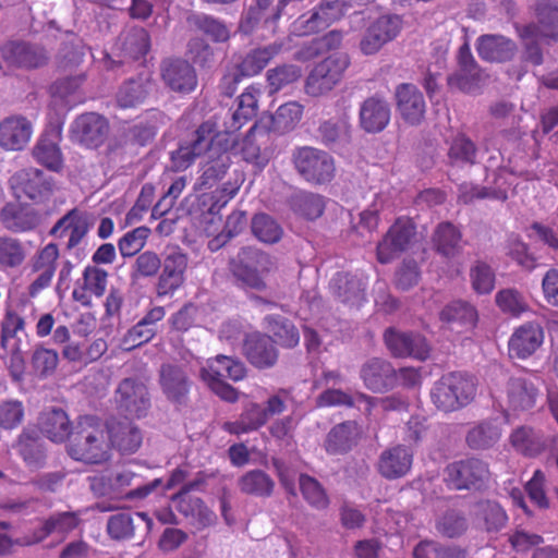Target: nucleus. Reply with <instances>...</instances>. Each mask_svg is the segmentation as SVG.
<instances>
[{
	"label": "nucleus",
	"mask_w": 558,
	"mask_h": 558,
	"mask_svg": "<svg viewBox=\"0 0 558 558\" xmlns=\"http://www.w3.org/2000/svg\"><path fill=\"white\" fill-rule=\"evenodd\" d=\"M259 96L260 89L251 85L240 95L236 109L226 112L221 128L215 133L210 148L205 154L208 161L199 179L202 186L211 187L227 172L230 166L229 150L238 145L235 133L256 116Z\"/></svg>",
	"instance_id": "nucleus-1"
},
{
	"label": "nucleus",
	"mask_w": 558,
	"mask_h": 558,
	"mask_svg": "<svg viewBox=\"0 0 558 558\" xmlns=\"http://www.w3.org/2000/svg\"><path fill=\"white\" fill-rule=\"evenodd\" d=\"M108 421L95 415L78 418L73 437L68 446L69 454L77 461L98 464L110 458Z\"/></svg>",
	"instance_id": "nucleus-2"
},
{
	"label": "nucleus",
	"mask_w": 558,
	"mask_h": 558,
	"mask_svg": "<svg viewBox=\"0 0 558 558\" xmlns=\"http://www.w3.org/2000/svg\"><path fill=\"white\" fill-rule=\"evenodd\" d=\"M536 24L517 26V31L522 40L525 41V58L531 63L538 65L543 61V56L537 40L539 38H550L558 40V7L550 1L544 0L537 4Z\"/></svg>",
	"instance_id": "nucleus-3"
},
{
	"label": "nucleus",
	"mask_w": 558,
	"mask_h": 558,
	"mask_svg": "<svg viewBox=\"0 0 558 558\" xmlns=\"http://www.w3.org/2000/svg\"><path fill=\"white\" fill-rule=\"evenodd\" d=\"M476 395L474 380L465 374L453 372L438 379L430 398L438 410L452 412L469 404Z\"/></svg>",
	"instance_id": "nucleus-4"
},
{
	"label": "nucleus",
	"mask_w": 558,
	"mask_h": 558,
	"mask_svg": "<svg viewBox=\"0 0 558 558\" xmlns=\"http://www.w3.org/2000/svg\"><path fill=\"white\" fill-rule=\"evenodd\" d=\"M230 378L234 381L245 377L244 365L226 355H218L215 360L209 361L207 367L201 369L202 380L218 397L227 402H236L239 392L231 385L223 381V378Z\"/></svg>",
	"instance_id": "nucleus-5"
},
{
	"label": "nucleus",
	"mask_w": 558,
	"mask_h": 558,
	"mask_svg": "<svg viewBox=\"0 0 558 558\" xmlns=\"http://www.w3.org/2000/svg\"><path fill=\"white\" fill-rule=\"evenodd\" d=\"M349 64V57L344 53H333L317 63L306 78V94L318 97L330 92L341 81Z\"/></svg>",
	"instance_id": "nucleus-6"
},
{
	"label": "nucleus",
	"mask_w": 558,
	"mask_h": 558,
	"mask_svg": "<svg viewBox=\"0 0 558 558\" xmlns=\"http://www.w3.org/2000/svg\"><path fill=\"white\" fill-rule=\"evenodd\" d=\"M220 122L207 120L202 123L192 137L182 143L179 148L171 154V168L174 171L186 170L196 158L206 154L214 141L215 133L221 128Z\"/></svg>",
	"instance_id": "nucleus-7"
},
{
	"label": "nucleus",
	"mask_w": 558,
	"mask_h": 558,
	"mask_svg": "<svg viewBox=\"0 0 558 558\" xmlns=\"http://www.w3.org/2000/svg\"><path fill=\"white\" fill-rule=\"evenodd\" d=\"M265 327L275 338L264 335L259 331L245 333L244 349H268L271 342L282 347L293 348L299 343V332L294 325L281 316L269 315L265 317Z\"/></svg>",
	"instance_id": "nucleus-8"
},
{
	"label": "nucleus",
	"mask_w": 558,
	"mask_h": 558,
	"mask_svg": "<svg viewBox=\"0 0 558 558\" xmlns=\"http://www.w3.org/2000/svg\"><path fill=\"white\" fill-rule=\"evenodd\" d=\"M293 162L298 172L311 183H327L335 175L333 159L329 154L317 148H299L293 154Z\"/></svg>",
	"instance_id": "nucleus-9"
},
{
	"label": "nucleus",
	"mask_w": 558,
	"mask_h": 558,
	"mask_svg": "<svg viewBox=\"0 0 558 558\" xmlns=\"http://www.w3.org/2000/svg\"><path fill=\"white\" fill-rule=\"evenodd\" d=\"M403 28V20L397 14H383L371 21L360 40V50L365 56L377 53L385 45L395 40Z\"/></svg>",
	"instance_id": "nucleus-10"
},
{
	"label": "nucleus",
	"mask_w": 558,
	"mask_h": 558,
	"mask_svg": "<svg viewBox=\"0 0 558 558\" xmlns=\"http://www.w3.org/2000/svg\"><path fill=\"white\" fill-rule=\"evenodd\" d=\"M272 267L271 257L254 247L242 248L232 262V271L247 287L263 289V275Z\"/></svg>",
	"instance_id": "nucleus-11"
},
{
	"label": "nucleus",
	"mask_w": 558,
	"mask_h": 558,
	"mask_svg": "<svg viewBox=\"0 0 558 558\" xmlns=\"http://www.w3.org/2000/svg\"><path fill=\"white\" fill-rule=\"evenodd\" d=\"M490 473L488 464L476 458H469L450 463L446 468V482L453 489H481Z\"/></svg>",
	"instance_id": "nucleus-12"
},
{
	"label": "nucleus",
	"mask_w": 558,
	"mask_h": 558,
	"mask_svg": "<svg viewBox=\"0 0 558 558\" xmlns=\"http://www.w3.org/2000/svg\"><path fill=\"white\" fill-rule=\"evenodd\" d=\"M203 481L196 480L185 484L181 490L172 497L175 509L190 520L191 524L202 530L216 522V514L204 504V501L190 492L198 487Z\"/></svg>",
	"instance_id": "nucleus-13"
},
{
	"label": "nucleus",
	"mask_w": 558,
	"mask_h": 558,
	"mask_svg": "<svg viewBox=\"0 0 558 558\" xmlns=\"http://www.w3.org/2000/svg\"><path fill=\"white\" fill-rule=\"evenodd\" d=\"M9 183L17 198L26 196L37 203L47 199L53 190L51 179L35 168L22 169L15 172L10 178Z\"/></svg>",
	"instance_id": "nucleus-14"
},
{
	"label": "nucleus",
	"mask_w": 558,
	"mask_h": 558,
	"mask_svg": "<svg viewBox=\"0 0 558 558\" xmlns=\"http://www.w3.org/2000/svg\"><path fill=\"white\" fill-rule=\"evenodd\" d=\"M187 264L189 257L181 248L175 246L167 252L157 283L159 296L172 295L183 286Z\"/></svg>",
	"instance_id": "nucleus-15"
},
{
	"label": "nucleus",
	"mask_w": 558,
	"mask_h": 558,
	"mask_svg": "<svg viewBox=\"0 0 558 558\" xmlns=\"http://www.w3.org/2000/svg\"><path fill=\"white\" fill-rule=\"evenodd\" d=\"M415 233L413 222L408 218H398L377 245V260L390 263L407 250Z\"/></svg>",
	"instance_id": "nucleus-16"
},
{
	"label": "nucleus",
	"mask_w": 558,
	"mask_h": 558,
	"mask_svg": "<svg viewBox=\"0 0 558 558\" xmlns=\"http://www.w3.org/2000/svg\"><path fill=\"white\" fill-rule=\"evenodd\" d=\"M116 402L121 412L137 418L145 416L150 407L146 386L132 378L120 383L116 391Z\"/></svg>",
	"instance_id": "nucleus-17"
},
{
	"label": "nucleus",
	"mask_w": 558,
	"mask_h": 558,
	"mask_svg": "<svg viewBox=\"0 0 558 558\" xmlns=\"http://www.w3.org/2000/svg\"><path fill=\"white\" fill-rule=\"evenodd\" d=\"M458 63V71L448 77L449 86L469 94L478 92L484 84V77L468 44L459 49Z\"/></svg>",
	"instance_id": "nucleus-18"
},
{
	"label": "nucleus",
	"mask_w": 558,
	"mask_h": 558,
	"mask_svg": "<svg viewBox=\"0 0 558 558\" xmlns=\"http://www.w3.org/2000/svg\"><path fill=\"white\" fill-rule=\"evenodd\" d=\"M108 271L96 266L87 265L82 274V278L75 282L72 291V298L82 306L90 307L93 296L99 299L104 296L108 286Z\"/></svg>",
	"instance_id": "nucleus-19"
},
{
	"label": "nucleus",
	"mask_w": 558,
	"mask_h": 558,
	"mask_svg": "<svg viewBox=\"0 0 558 558\" xmlns=\"http://www.w3.org/2000/svg\"><path fill=\"white\" fill-rule=\"evenodd\" d=\"M46 218V214L29 204L9 203L1 213L3 226L12 232H28L38 228Z\"/></svg>",
	"instance_id": "nucleus-20"
},
{
	"label": "nucleus",
	"mask_w": 558,
	"mask_h": 558,
	"mask_svg": "<svg viewBox=\"0 0 558 558\" xmlns=\"http://www.w3.org/2000/svg\"><path fill=\"white\" fill-rule=\"evenodd\" d=\"M89 231L87 215L76 208L68 211L50 230V235L57 239L66 238L65 247L69 251L80 247Z\"/></svg>",
	"instance_id": "nucleus-21"
},
{
	"label": "nucleus",
	"mask_w": 558,
	"mask_h": 558,
	"mask_svg": "<svg viewBox=\"0 0 558 558\" xmlns=\"http://www.w3.org/2000/svg\"><path fill=\"white\" fill-rule=\"evenodd\" d=\"M12 447L31 471H38L46 466L47 449L39 432L35 428H24Z\"/></svg>",
	"instance_id": "nucleus-22"
},
{
	"label": "nucleus",
	"mask_w": 558,
	"mask_h": 558,
	"mask_svg": "<svg viewBox=\"0 0 558 558\" xmlns=\"http://www.w3.org/2000/svg\"><path fill=\"white\" fill-rule=\"evenodd\" d=\"M107 429L110 449L113 448L122 454L134 453L142 445V430L126 417L109 420Z\"/></svg>",
	"instance_id": "nucleus-23"
},
{
	"label": "nucleus",
	"mask_w": 558,
	"mask_h": 558,
	"mask_svg": "<svg viewBox=\"0 0 558 558\" xmlns=\"http://www.w3.org/2000/svg\"><path fill=\"white\" fill-rule=\"evenodd\" d=\"M413 451L404 445H396L381 451L377 461V471L386 480L404 477L412 468Z\"/></svg>",
	"instance_id": "nucleus-24"
},
{
	"label": "nucleus",
	"mask_w": 558,
	"mask_h": 558,
	"mask_svg": "<svg viewBox=\"0 0 558 558\" xmlns=\"http://www.w3.org/2000/svg\"><path fill=\"white\" fill-rule=\"evenodd\" d=\"M161 78L167 87L180 94H190L197 86V75L194 68L182 59L163 61Z\"/></svg>",
	"instance_id": "nucleus-25"
},
{
	"label": "nucleus",
	"mask_w": 558,
	"mask_h": 558,
	"mask_svg": "<svg viewBox=\"0 0 558 558\" xmlns=\"http://www.w3.org/2000/svg\"><path fill=\"white\" fill-rule=\"evenodd\" d=\"M73 136L88 147H98L108 135V121L100 114L87 112L77 117L71 126Z\"/></svg>",
	"instance_id": "nucleus-26"
},
{
	"label": "nucleus",
	"mask_w": 558,
	"mask_h": 558,
	"mask_svg": "<svg viewBox=\"0 0 558 558\" xmlns=\"http://www.w3.org/2000/svg\"><path fill=\"white\" fill-rule=\"evenodd\" d=\"M33 124L23 116H11L0 122V147L16 151L31 141Z\"/></svg>",
	"instance_id": "nucleus-27"
},
{
	"label": "nucleus",
	"mask_w": 558,
	"mask_h": 558,
	"mask_svg": "<svg viewBox=\"0 0 558 558\" xmlns=\"http://www.w3.org/2000/svg\"><path fill=\"white\" fill-rule=\"evenodd\" d=\"M361 378L373 392H385L397 387V371L383 360L373 359L361 369Z\"/></svg>",
	"instance_id": "nucleus-28"
},
{
	"label": "nucleus",
	"mask_w": 558,
	"mask_h": 558,
	"mask_svg": "<svg viewBox=\"0 0 558 558\" xmlns=\"http://www.w3.org/2000/svg\"><path fill=\"white\" fill-rule=\"evenodd\" d=\"M78 524V518L74 512H58L50 515L32 537L25 536L16 541L20 545H32L44 541L49 535H56L60 541L73 531Z\"/></svg>",
	"instance_id": "nucleus-29"
},
{
	"label": "nucleus",
	"mask_w": 558,
	"mask_h": 558,
	"mask_svg": "<svg viewBox=\"0 0 558 558\" xmlns=\"http://www.w3.org/2000/svg\"><path fill=\"white\" fill-rule=\"evenodd\" d=\"M397 109L410 124H418L425 113V100L418 88L412 84H401L396 89Z\"/></svg>",
	"instance_id": "nucleus-30"
},
{
	"label": "nucleus",
	"mask_w": 558,
	"mask_h": 558,
	"mask_svg": "<svg viewBox=\"0 0 558 558\" xmlns=\"http://www.w3.org/2000/svg\"><path fill=\"white\" fill-rule=\"evenodd\" d=\"M367 287V277L363 274L351 275L344 272L336 274L331 281L330 288L333 293L343 302L351 305L360 306L365 300V289Z\"/></svg>",
	"instance_id": "nucleus-31"
},
{
	"label": "nucleus",
	"mask_w": 558,
	"mask_h": 558,
	"mask_svg": "<svg viewBox=\"0 0 558 558\" xmlns=\"http://www.w3.org/2000/svg\"><path fill=\"white\" fill-rule=\"evenodd\" d=\"M155 83L149 74L125 81L117 92V104L121 108H134L145 102L154 92Z\"/></svg>",
	"instance_id": "nucleus-32"
},
{
	"label": "nucleus",
	"mask_w": 558,
	"mask_h": 558,
	"mask_svg": "<svg viewBox=\"0 0 558 558\" xmlns=\"http://www.w3.org/2000/svg\"><path fill=\"white\" fill-rule=\"evenodd\" d=\"M476 50L478 56L490 62H506L517 52L514 41L502 35H482L477 38Z\"/></svg>",
	"instance_id": "nucleus-33"
},
{
	"label": "nucleus",
	"mask_w": 558,
	"mask_h": 558,
	"mask_svg": "<svg viewBox=\"0 0 558 558\" xmlns=\"http://www.w3.org/2000/svg\"><path fill=\"white\" fill-rule=\"evenodd\" d=\"M390 121V107L381 98L369 97L360 108V123L364 131L378 133L383 131Z\"/></svg>",
	"instance_id": "nucleus-34"
},
{
	"label": "nucleus",
	"mask_w": 558,
	"mask_h": 558,
	"mask_svg": "<svg viewBox=\"0 0 558 558\" xmlns=\"http://www.w3.org/2000/svg\"><path fill=\"white\" fill-rule=\"evenodd\" d=\"M160 385L168 400L180 404L185 402L190 391V383L185 373L179 366L162 365Z\"/></svg>",
	"instance_id": "nucleus-35"
},
{
	"label": "nucleus",
	"mask_w": 558,
	"mask_h": 558,
	"mask_svg": "<svg viewBox=\"0 0 558 558\" xmlns=\"http://www.w3.org/2000/svg\"><path fill=\"white\" fill-rule=\"evenodd\" d=\"M2 56L9 63L23 68H37L47 60L44 49L16 41L5 44L2 47Z\"/></svg>",
	"instance_id": "nucleus-36"
},
{
	"label": "nucleus",
	"mask_w": 558,
	"mask_h": 558,
	"mask_svg": "<svg viewBox=\"0 0 558 558\" xmlns=\"http://www.w3.org/2000/svg\"><path fill=\"white\" fill-rule=\"evenodd\" d=\"M59 142L60 132L57 130L43 134L33 149L36 161L52 171H59L62 167Z\"/></svg>",
	"instance_id": "nucleus-37"
},
{
	"label": "nucleus",
	"mask_w": 558,
	"mask_h": 558,
	"mask_svg": "<svg viewBox=\"0 0 558 558\" xmlns=\"http://www.w3.org/2000/svg\"><path fill=\"white\" fill-rule=\"evenodd\" d=\"M39 425L45 434L53 442L65 441L72 432L71 421L62 409L52 408L41 413Z\"/></svg>",
	"instance_id": "nucleus-38"
},
{
	"label": "nucleus",
	"mask_w": 558,
	"mask_h": 558,
	"mask_svg": "<svg viewBox=\"0 0 558 558\" xmlns=\"http://www.w3.org/2000/svg\"><path fill=\"white\" fill-rule=\"evenodd\" d=\"M282 49V44L272 43L266 47L250 51L238 64L236 71L244 76H254L260 73L266 65Z\"/></svg>",
	"instance_id": "nucleus-39"
},
{
	"label": "nucleus",
	"mask_w": 558,
	"mask_h": 558,
	"mask_svg": "<svg viewBox=\"0 0 558 558\" xmlns=\"http://www.w3.org/2000/svg\"><path fill=\"white\" fill-rule=\"evenodd\" d=\"M268 422L263 407L256 402L247 404L239 418L233 422H226L223 429L230 434L241 435L257 430Z\"/></svg>",
	"instance_id": "nucleus-40"
},
{
	"label": "nucleus",
	"mask_w": 558,
	"mask_h": 558,
	"mask_svg": "<svg viewBox=\"0 0 558 558\" xmlns=\"http://www.w3.org/2000/svg\"><path fill=\"white\" fill-rule=\"evenodd\" d=\"M84 77L81 75L66 77L57 81L51 87V95L54 105H60L66 109L84 101V96L81 93V86Z\"/></svg>",
	"instance_id": "nucleus-41"
},
{
	"label": "nucleus",
	"mask_w": 558,
	"mask_h": 558,
	"mask_svg": "<svg viewBox=\"0 0 558 558\" xmlns=\"http://www.w3.org/2000/svg\"><path fill=\"white\" fill-rule=\"evenodd\" d=\"M271 0H256V5L242 17L240 31L244 34H251L260 26L267 27L275 33V24L280 17V9L270 17L267 13Z\"/></svg>",
	"instance_id": "nucleus-42"
},
{
	"label": "nucleus",
	"mask_w": 558,
	"mask_h": 558,
	"mask_svg": "<svg viewBox=\"0 0 558 558\" xmlns=\"http://www.w3.org/2000/svg\"><path fill=\"white\" fill-rule=\"evenodd\" d=\"M512 447L526 457H536L547 446L544 436L533 428L521 426L513 430L510 436Z\"/></svg>",
	"instance_id": "nucleus-43"
},
{
	"label": "nucleus",
	"mask_w": 558,
	"mask_h": 558,
	"mask_svg": "<svg viewBox=\"0 0 558 558\" xmlns=\"http://www.w3.org/2000/svg\"><path fill=\"white\" fill-rule=\"evenodd\" d=\"M433 243L436 251L442 256L454 257L462 248L461 232L452 223L441 222L434 232Z\"/></svg>",
	"instance_id": "nucleus-44"
},
{
	"label": "nucleus",
	"mask_w": 558,
	"mask_h": 558,
	"mask_svg": "<svg viewBox=\"0 0 558 558\" xmlns=\"http://www.w3.org/2000/svg\"><path fill=\"white\" fill-rule=\"evenodd\" d=\"M537 389L523 378H511L508 383L507 397L512 410H529L535 404Z\"/></svg>",
	"instance_id": "nucleus-45"
},
{
	"label": "nucleus",
	"mask_w": 558,
	"mask_h": 558,
	"mask_svg": "<svg viewBox=\"0 0 558 558\" xmlns=\"http://www.w3.org/2000/svg\"><path fill=\"white\" fill-rule=\"evenodd\" d=\"M238 486L243 494L269 497L274 492L275 482L266 472L252 470L239 478Z\"/></svg>",
	"instance_id": "nucleus-46"
},
{
	"label": "nucleus",
	"mask_w": 558,
	"mask_h": 558,
	"mask_svg": "<svg viewBox=\"0 0 558 558\" xmlns=\"http://www.w3.org/2000/svg\"><path fill=\"white\" fill-rule=\"evenodd\" d=\"M544 341V330L539 324L525 323L517 328L509 339L508 349H538Z\"/></svg>",
	"instance_id": "nucleus-47"
},
{
	"label": "nucleus",
	"mask_w": 558,
	"mask_h": 558,
	"mask_svg": "<svg viewBox=\"0 0 558 558\" xmlns=\"http://www.w3.org/2000/svg\"><path fill=\"white\" fill-rule=\"evenodd\" d=\"M500 435L496 422L483 421L469 430L466 442L472 449H487L499 440Z\"/></svg>",
	"instance_id": "nucleus-48"
},
{
	"label": "nucleus",
	"mask_w": 558,
	"mask_h": 558,
	"mask_svg": "<svg viewBox=\"0 0 558 558\" xmlns=\"http://www.w3.org/2000/svg\"><path fill=\"white\" fill-rule=\"evenodd\" d=\"M121 51L125 57L137 60L149 50V35L142 27H134L120 37Z\"/></svg>",
	"instance_id": "nucleus-49"
},
{
	"label": "nucleus",
	"mask_w": 558,
	"mask_h": 558,
	"mask_svg": "<svg viewBox=\"0 0 558 558\" xmlns=\"http://www.w3.org/2000/svg\"><path fill=\"white\" fill-rule=\"evenodd\" d=\"M356 426L352 422H345L335 426L328 434L326 449L330 453H343L349 451L355 442Z\"/></svg>",
	"instance_id": "nucleus-50"
},
{
	"label": "nucleus",
	"mask_w": 558,
	"mask_h": 558,
	"mask_svg": "<svg viewBox=\"0 0 558 558\" xmlns=\"http://www.w3.org/2000/svg\"><path fill=\"white\" fill-rule=\"evenodd\" d=\"M495 303L504 314L515 318L530 311L525 296L514 288L498 291L495 295Z\"/></svg>",
	"instance_id": "nucleus-51"
},
{
	"label": "nucleus",
	"mask_w": 558,
	"mask_h": 558,
	"mask_svg": "<svg viewBox=\"0 0 558 558\" xmlns=\"http://www.w3.org/2000/svg\"><path fill=\"white\" fill-rule=\"evenodd\" d=\"M440 318L449 324H459L466 329L475 326L477 312L468 302L454 301L449 303L440 313Z\"/></svg>",
	"instance_id": "nucleus-52"
},
{
	"label": "nucleus",
	"mask_w": 558,
	"mask_h": 558,
	"mask_svg": "<svg viewBox=\"0 0 558 558\" xmlns=\"http://www.w3.org/2000/svg\"><path fill=\"white\" fill-rule=\"evenodd\" d=\"M291 206L298 215L313 220L320 217L324 213L325 202L320 195L310 192H298L291 199Z\"/></svg>",
	"instance_id": "nucleus-53"
},
{
	"label": "nucleus",
	"mask_w": 558,
	"mask_h": 558,
	"mask_svg": "<svg viewBox=\"0 0 558 558\" xmlns=\"http://www.w3.org/2000/svg\"><path fill=\"white\" fill-rule=\"evenodd\" d=\"M476 515L484 522L488 532L501 530L508 520L505 510L495 501L485 500L476 506Z\"/></svg>",
	"instance_id": "nucleus-54"
},
{
	"label": "nucleus",
	"mask_w": 558,
	"mask_h": 558,
	"mask_svg": "<svg viewBox=\"0 0 558 558\" xmlns=\"http://www.w3.org/2000/svg\"><path fill=\"white\" fill-rule=\"evenodd\" d=\"M25 337L24 320L19 315L9 313L2 325V349H21Z\"/></svg>",
	"instance_id": "nucleus-55"
},
{
	"label": "nucleus",
	"mask_w": 558,
	"mask_h": 558,
	"mask_svg": "<svg viewBox=\"0 0 558 558\" xmlns=\"http://www.w3.org/2000/svg\"><path fill=\"white\" fill-rule=\"evenodd\" d=\"M300 489L304 499L318 510L326 509L329 505L328 496L320 483L306 474L300 475Z\"/></svg>",
	"instance_id": "nucleus-56"
},
{
	"label": "nucleus",
	"mask_w": 558,
	"mask_h": 558,
	"mask_svg": "<svg viewBox=\"0 0 558 558\" xmlns=\"http://www.w3.org/2000/svg\"><path fill=\"white\" fill-rule=\"evenodd\" d=\"M254 235L264 243H276L282 236V228L266 214H258L252 220Z\"/></svg>",
	"instance_id": "nucleus-57"
},
{
	"label": "nucleus",
	"mask_w": 558,
	"mask_h": 558,
	"mask_svg": "<svg viewBox=\"0 0 558 558\" xmlns=\"http://www.w3.org/2000/svg\"><path fill=\"white\" fill-rule=\"evenodd\" d=\"M495 271L484 262H476L470 269V281L477 294H489L495 288Z\"/></svg>",
	"instance_id": "nucleus-58"
},
{
	"label": "nucleus",
	"mask_w": 558,
	"mask_h": 558,
	"mask_svg": "<svg viewBox=\"0 0 558 558\" xmlns=\"http://www.w3.org/2000/svg\"><path fill=\"white\" fill-rule=\"evenodd\" d=\"M476 148L472 141L464 135H458L451 142L448 157L453 166L473 165L475 162Z\"/></svg>",
	"instance_id": "nucleus-59"
},
{
	"label": "nucleus",
	"mask_w": 558,
	"mask_h": 558,
	"mask_svg": "<svg viewBox=\"0 0 558 558\" xmlns=\"http://www.w3.org/2000/svg\"><path fill=\"white\" fill-rule=\"evenodd\" d=\"M303 107L296 101L281 105L272 117L274 128L279 132L293 129L302 118Z\"/></svg>",
	"instance_id": "nucleus-60"
},
{
	"label": "nucleus",
	"mask_w": 558,
	"mask_h": 558,
	"mask_svg": "<svg viewBox=\"0 0 558 558\" xmlns=\"http://www.w3.org/2000/svg\"><path fill=\"white\" fill-rule=\"evenodd\" d=\"M342 41V33L331 31L322 38L313 39L307 46H304L296 52V59L307 61L315 58L324 48H337Z\"/></svg>",
	"instance_id": "nucleus-61"
},
{
	"label": "nucleus",
	"mask_w": 558,
	"mask_h": 558,
	"mask_svg": "<svg viewBox=\"0 0 558 558\" xmlns=\"http://www.w3.org/2000/svg\"><path fill=\"white\" fill-rule=\"evenodd\" d=\"M149 234L150 229L147 227H138L125 233L118 243L120 254L123 257L134 256L145 246Z\"/></svg>",
	"instance_id": "nucleus-62"
},
{
	"label": "nucleus",
	"mask_w": 558,
	"mask_h": 558,
	"mask_svg": "<svg viewBox=\"0 0 558 558\" xmlns=\"http://www.w3.org/2000/svg\"><path fill=\"white\" fill-rule=\"evenodd\" d=\"M387 349H425L424 339L413 332H402L389 328L384 335Z\"/></svg>",
	"instance_id": "nucleus-63"
},
{
	"label": "nucleus",
	"mask_w": 558,
	"mask_h": 558,
	"mask_svg": "<svg viewBox=\"0 0 558 558\" xmlns=\"http://www.w3.org/2000/svg\"><path fill=\"white\" fill-rule=\"evenodd\" d=\"M302 75V70L298 65H281L271 69L267 73V81L271 93H276L284 86L298 81Z\"/></svg>",
	"instance_id": "nucleus-64"
}]
</instances>
